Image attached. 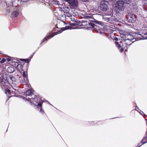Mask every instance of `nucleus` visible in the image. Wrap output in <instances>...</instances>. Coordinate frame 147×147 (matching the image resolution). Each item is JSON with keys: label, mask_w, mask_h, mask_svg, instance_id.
I'll return each mask as SVG.
<instances>
[{"label": "nucleus", "mask_w": 147, "mask_h": 147, "mask_svg": "<svg viewBox=\"0 0 147 147\" xmlns=\"http://www.w3.org/2000/svg\"><path fill=\"white\" fill-rule=\"evenodd\" d=\"M129 0V5L131 8L135 9L137 7L136 2L134 0H131L130 1Z\"/></svg>", "instance_id": "10"}, {"label": "nucleus", "mask_w": 147, "mask_h": 147, "mask_svg": "<svg viewBox=\"0 0 147 147\" xmlns=\"http://www.w3.org/2000/svg\"><path fill=\"white\" fill-rule=\"evenodd\" d=\"M24 94L30 97L34 96V94L32 92V90L31 89L28 90L26 92H25Z\"/></svg>", "instance_id": "14"}, {"label": "nucleus", "mask_w": 147, "mask_h": 147, "mask_svg": "<svg viewBox=\"0 0 147 147\" xmlns=\"http://www.w3.org/2000/svg\"><path fill=\"white\" fill-rule=\"evenodd\" d=\"M94 22H96L97 24H98L102 26H103L104 25L103 23L101 22L96 20Z\"/></svg>", "instance_id": "24"}, {"label": "nucleus", "mask_w": 147, "mask_h": 147, "mask_svg": "<svg viewBox=\"0 0 147 147\" xmlns=\"http://www.w3.org/2000/svg\"><path fill=\"white\" fill-rule=\"evenodd\" d=\"M14 68L12 67H9L7 69V71L10 73L13 72L14 71Z\"/></svg>", "instance_id": "16"}, {"label": "nucleus", "mask_w": 147, "mask_h": 147, "mask_svg": "<svg viewBox=\"0 0 147 147\" xmlns=\"http://www.w3.org/2000/svg\"><path fill=\"white\" fill-rule=\"evenodd\" d=\"M129 34H124L122 35V38L123 39V44H126V46L125 47H126L127 49L128 48V41L129 40L128 38Z\"/></svg>", "instance_id": "8"}, {"label": "nucleus", "mask_w": 147, "mask_h": 147, "mask_svg": "<svg viewBox=\"0 0 147 147\" xmlns=\"http://www.w3.org/2000/svg\"><path fill=\"white\" fill-rule=\"evenodd\" d=\"M124 51L123 49V48L121 49L120 51L121 52H122Z\"/></svg>", "instance_id": "33"}, {"label": "nucleus", "mask_w": 147, "mask_h": 147, "mask_svg": "<svg viewBox=\"0 0 147 147\" xmlns=\"http://www.w3.org/2000/svg\"><path fill=\"white\" fill-rule=\"evenodd\" d=\"M59 1H55V3L56 4H59Z\"/></svg>", "instance_id": "35"}, {"label": "nucleus", "mask_w": 147, "mask_h": 147, "mask_svg": "<svg viewBox=\"0 0 147 147\" xmlns=\"http://www.w3.org/2000/svg\"><path fill=\"white\" fill-rule=\"evenodd\" d=\"M136 20V18L134 14L129 13V22L134 23Z\"/></svg>", "instance_id": "9"}, {"label": "nucleus", "mask_w": 147, "mask_h": 147, "mask_svg": "<svg viewBox=\"0 0 147 147\" xmlns=\"http://www.w3.org/2000/svg\"><path fill=\"white\" fill-rule=\"evenodd\" d=\"M73 17H74V16H73ZM69 19H70L71 21L75 22L76 23H77L78 20L75 19L74 18H73V16H71L69 18Z\"/></svg>", "instance_id": "21"}, {"label": "nucleus", "mask_w": 147, "mask_h": 147, "mask_svg": "<svg viewBox=\"0 0 147 147\" xmlns=\"http://www.w3.org/2000/svg\"><path fill=\"white\" fill-rule=\"evenodd\" d=\"M5 61V59L4 58H3V59L0 62L1 63H3Z\"/></svg>", "instance_id": "30"}, {"label": "nucleus", "mask_w": 147, "mask_h": 147, "mask_svg": "<svg viewBox=\"0 0 147 147\" xmlns=\"http://www.w3.org/2000/svg\"><path fill=\"white\" fill-rule=\"evenodd\" d=\"M40 100V99L39 96H36L34 95V96H33L30 98V102L32 105L34 106L41 107L42 106V102Z\"/></svg>", "instance_id": "3"}, {"label": "nucleus", "mask_w": 147, "mask_h": 147, "mask_svg": "<svg viewBox=\"0 0 147 147\" xmlns=\"http://www.w3.org/2000/svg\"><path fill=\"white\" fill-rule=\"evenodd\" d=\"M105 20L107 21L109 23H111V22H113L114 19L112 18H105Z\"/></svg>", "instance_id": "20"}, {"label": "nucleus", "mask_w": 147, "mask_h": 147, "mask_svg": "<svg viewBox=\"0 0 147 147\" xmlns=\"http://www.w3.org/2000/svg\"><path fill=\"white\" fill-rule=\"evenodd\" d=\"M20 82L22 83H25L26 84L28 82V78H21V79H20Z\"/></svg>", "instance_id": "17"}, {"label": "nucleus", "mask_w": 147, "mask_h": 147, "mask_svg": "<svg viewBox=\"0 0 147 147\" xmlns=\"http://www.w3.org/2000/svg\"><path fill=\"white\" fill-rule=\"evenodd\" d=\"M114 40L116 41H117L118 40V39L117 37H115L114 38Z\"/></svg>", "instance_id": "36"}, {"label": "nucleus", "mask_w": 147, "mask_h": 147, "mask_svg": "<svg viewBox=\"0 0 147 147\" xmlns=\"http://www.w3.org/2000/svg\"><path fill=\"white\" fill-rule=\"evenodd\" d=\"M115 44L116 47L119 49H120L121 47V45L119 44V42H115Z\"/></svg>", "instance_id": "25"}, {"label": "nucleus", "mask_w": 147, "mask_h": 147, "mask_svg": "<svg viewBox=\"0 0 147 147\" xmlns=\"http://www.w3.org/2000/svg\"><path fill=\"white\" fill-rule=\"evenodd\" d=\"M23 78H28L27 72L24 71L23 73Z\"/></svg>", "instance_id": "22"}, {"label": "nucleus", "mask_w": 147, "mask_h": 147, "mask_svg": "<svg viewBox=\"0 0 147 147\" xmlns=\"http://www.w3.org/2000/svg\"><path fill=\"white\" fill-rule=\"evenodd\" d=\"M11 80L12 82H15L16 78L13 76H9L7 77L6 79L0 77V82L1 86L2 89H5L7 88L8 86L10 85L8 81Z\"/></svg>", "instance_id": "1"}, {"label": "nucleus", "mask_w": 147, "mask_h": 147, "mask_svg": "<svg viewBox=\"0 0 147 147\" xmlns=\"http://www.w3.org/2000/svg\"><path fill=\"white\" fill-rule=\"evenodd\" d=\"M108 3H109L107 1L105 0L102 1L100 2L99 6V8L100 9L104 11L107 10L109 9L108 6Z\"/></svg>", "instance_id": "5"}, {"label": "nucleus", "mask_w": 147, "mask_h": 147, "mask_svg": "<svg viewBox=\"0 0 147 147\" xmlns=\"http://www.w3.org/2000/svg\"><path fill=\"white\" fill-rule=\"evenodd\" d=\"M85 18L86 19H89L90 18V17L89 16H86Z\"/></svg>", "instance_id": "31"}, {"label": "nucleus", "mask_w": 147, "mask_h": 147, "mask_svg": "<svg viewBox=\"0 0 147 147\" xmlns=\"http://www.w3.org/2000/svg\"><path fill=\"white\" fill-rule=\"evenodd\" d=\"M21 61H26V63H28L30 61V59H21Z\"/></svg>", "instance_id": "26"}, {"label": "nucleus", "mask_w": 147, "mask_h": 147, "mask_svg": "<svg viewBox=\"0 0 147 147\" xmlns=\"http://www.w3.org/2000/svg\"><path fill=\"white\" fill-rule=\"evenodd\" d=\"M145 9L146 10V11H147V5H145Z\"/></svg>", "instance_id": "34"}, {"label": "nucleus", "mask_w": 147, "mask_h": 147, "mask_svg": "<svg viewBox=\"0 0 147 147\" xmlns=\"http://www.w3.org/2000/svg\"><path fill=\"white\" fill-rule=\"evenodd\" d=\"M133 34H130L129 32V40L132 42V43L136 40L135 38L136 34L135 33H132Z\"/></svg>", "instance_id": "13"}, {"label": "nucleus", "mask_w": 147, "mask_h": 147, "mask_svg": "<svg viewBox=\"0 0 147 147\" xmlns=\"http://www.w3.org/2000/svg\"><path fill=\"white\" fill-rule=\"evenodd\" d=\"M80 0L82 1L86 2H87L88 0Z\"/></svg>", "instance_id": "32"}, {"label": "nucleus", "mask_w": 147, "mask_h": 147, "mask_svg": "<svg viewBox=\"0 0 147 147\" xmlns=\"http://www.w3.org/2000/svg\"><path fill=\"white\" fill-rule=\"evenodd\" d=\"M11 58L10 57H8L6 59L7 60V61L9 62V61H10L11 60Z\"/></svg>", "instance_id": "29"}, {"label": "nucleus", "mask_w": 147, "mask_h": 147, "mask_svg": "<svg viewBox=\"0 0 147 147\" xmlns=\"http://www.w3.org/2000/svg\"><path fill=\"white\" fill-rule=\"evenodd\" d=\"M5 88V93L6 94H9L10 95H11V96H15V91H12L11 92V91L8 89H6V88ZM10 96H9V97H10Z\"/></svg>", "instance_id": "15"}, {"label": "nucleus", "mask_w": 147, "mask_h": 147, "mask_svg": "<svg viewBox=\"0 0 147 147\" xmlns=\"http://www.w3.org/2000/svg\"><path fill=\"white\" fill-rule=\"evenodd\" d=\"M6 3L7 6L8 7L11 6L13 4L11 0H6Z\"/></svg>", "instance_id": "18"}, {"label": "nucleus", "mask_w": 147, "mask_h": 147, "mask_svg": "<svg viewBox=\"0 0 147 147\" xmlns=\"http://www.w3.org/2000/svg\"><path fill=\"white\" fill-rule=\"evenodd\" d=\"M147 138V137H146V136L144 137L142 141V144H141L140 143L138 145H139V146L138 147H140V146L142 145V144H144L146 143V140Z\"/></svg>", "instance_id": "19"}, {"label": "nucleus", "mask_w": 147, "mask_h": 147, "mask_svg": "<svg viewBox=\"0 0 147 147\" xmlns=\"http://www.w3.org/2000/svg\"><path fill=\"white\" fill-rule=\"evenodd\" d=\"M15 63L14 66L16 67L18 70L20 71L22 70L23 66L20 64H19V63L18 62H15L13 61Z\"/></svg>", "instance_id": "11"}, {"label": "nucleus", "mask_w": 147, "mask_h": 147, "mask_svg": "<svg viewBox=\"0 0 147 147\" xmlns=\"http://www.w3.org/2000/svg\"><path fill=\"white\" fill-rule=\"evenodd\" d=\"M67 2L69 5L72 8H75L78 7V0H64Z\"/></svg>", "instance_id": "6"}, {"label": "nucleus", "mask_w": 147, "mask_h": 147, "mask_svg": "<svg viewBox=\"0 0 147 147\" xmlns=\"http://www.w3.org/2000/svg\"><path fill=\"white\" fill-rule=\"evenodd\" d=\"M19 7L18 6H12L11 8V10L13 11L11 13L12 17L16 18L17 17L19 14Z\"/></svg>", "instance_id": "7"}, {"label": "nucleus", "mask_w": 147, "mask_h": 147, "mask_svg": "<svg viewBox=\"0 0 147 147\" xmlns=\"http://www.w3.org/2000/svg\"><path fill=\"white\" fill-rule=\"evenodd\" d=\"M88 23L89 24V25L91 26L92 28L94 27V26H95V24H94L93 23Z\"/></svg>", "instance_id": "27"}, {"label": "nucleus", "mask_w": 147, "mask_h": 147, "mask_svg": "<svg viewBox=\"0 0 147 147\" xmlns=\"http://www.w3.org/2000/svg\"><path fill=\"white\" fill-rule=\"evenodd\" d=\"M69 26H66L65 27L62 28L61 30L56 32V33L55 34L51 33L47 34L46 36L42 40L40 45H41L44 42H46L48 39L53 37L55 35L59 34L62 32L63 31L69 29Z\"/></svg>", "instance_id": "2"}, {"label": "nucleus", "mask_w": 147, "mask_h": 147, "mask_svg": "<svg viewBox=\"0 0 147 147\" xmlns=\"http://www.w3.org/2000/svg\"><path fill=\"white\" fill-rule=\"evenodd\" d=\"M129 4V0H118L115 3V6L117 9L121 11L124 8L125 4Z\"/></svg>", "instance_id": "4"}, {"label": "nucleus", "mask_w": 147, "mask_h": 147, "mask_svg": "<svg viewBox=\"0 0 147 147\" xmlns=\"http://www.w3.org/2000/svg\"><path fill=\"white\" fill-rule=\"evenodd\" d=\"M69 9L67 7H65V8L64 9V10H63V11L64 15L65 16H67L68 17H70L71 16V14L69 13Z\"/></svg>", "instance_id": "12"}, {"label": "nucleus", "mask_w": 147, "mask_h": 147, "mask_svg": "<svg viewBox=\"0 0 147 147\" xmlns=\"http://www.w3.org/2000/svg\"><path fill=\"white\" fill-rule=\"evenodd\" d=\"M131 24H129V26H130V27H131V28H132V26H131Z\"/></svg>", "instance_id": "37"}, {"label": "nucleus", "mask_w": 147, "mask_h": 147, "mask_svg": "<svg viewBox=\"0 0 147 147\" xmlns=\"http://www.w3.org/2000/svg\"><path fill=\"white\" fill-rule=\"evenodd\" d=\"M30 98L29 97H28V98H27L25 97H23V99L24 100H26L28 101H29V102H30V100H29V99H30Z\"/></svg>", "instance_id": "28"}, {"label": "nucleus", "mask_w": 147, "mask_h": 147, "mask_svg": "<svg viewBox=\"0 0 147 147\" xmlns=\"http://www.w3.org/2000/svg\"><path fill=\"white\" fill-rule=\"evenodd\" d=\"M42 106L41 107L38 106L37 108L38 109H40V112L42 113V114L44 113V111L43 110L42 108Z\"/></svg>", "instance_id": "23"}]
</instances>
